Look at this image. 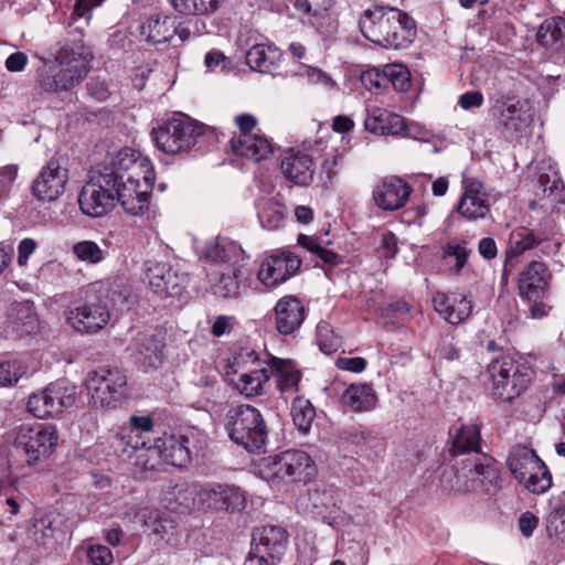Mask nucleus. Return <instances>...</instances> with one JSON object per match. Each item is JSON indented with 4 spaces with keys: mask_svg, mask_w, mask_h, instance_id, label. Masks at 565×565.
Listing matches in <instances>:
<instances>
[{
    "mask_svg": "<svg viewBox=\"0 0 565 565\" xmlns=\"http://www.w3.org/2000/svg\"><path fill=\"white\" fill-rule=\"evenodd\" d=\"M26 373V366L18 360L0 363V385L11 386Z\"/></svg>",
    "mask_w": 565,
    "mask_h": 565,
    "instance_id": "53",
    "label": "nucleus"
},
{
    "mask_svg": "<svg viewBox=\"0 0 565 565\" xmlns=\"http://www.w3.org/2000/svg\"><path fill=\"white\" fill-rule=\"evenodd\" d=\"M269 365L268 361H262L258 353L250 348L238 349L230 363V367L234 369L233 374L244 372L246 370H254L255 367Z\"/></svg>",
    "mask_w": 565,
    "mask_h": 565,
    "instance_id": "49",
    "label": "nucleus"
},
{
    "mask_svg": "<svg viewBox=\"0 0 565 565\" xmlns=\"http://www.w3.org/2000/svg\"><path fill=\"white\" fill-rule=\"evenodd\" d=\"M269 374L274 377L276 387L284 399L287 401L298 393L301 372L290 360L271 356Z\"/></svg>",
    "mask_w": 565,
    "mask_h": 565,
    "instance_id": "30",
    "label": "nucleus"
},
{
    "mask_svg": "<svg viewBox=\"0 0 565 565\" xmlns=\"http://www.w3.org/2000/svg\"><path fill=\"white\" fill-rule=\"evenodd\" d=\"M537 42L545 47H555L565 40V19L554 17L545 20L536 33Z\"/></svg>",
    "mask_w": 565,
    "mask_h": 565,
    "instance_id": "46",
    "label": "nucleus"
},
{
    "mask_svg": "<svg viewBox=\"0 0 565 565\" xmlns=\"http://www.w3.org/2000/svg\"><path fill=\"white\" fill-rule=\"evenodd\" d=\"M270 374L267 366L255 367L234 374L231 380L236 390L246 397H253L263 393V386L269 381Z\"/></svg>",
    "mask_w": 565,
    "mask_h": 565,
    "instance_id": "38",
    "label": "nucleus"
},
{
    "mask_svg": "<svg viewBox=\"0 0 565 565\" xmlns=\"http://www.w3.org/2000/svg\"><path fill=\"white\" fill-rule=\"evenodd\" d=\"M480 427L476 424L462 425L456 433L452 441V454L455 456L480 450Z\"/></svg>",
    "mask_w": 565,
    "mask_h": 565,
    "instance_id": "44",
    "label": "nucleus"
},
{
    "mask_svg": "<svg viewBox=\"0 0 565 565\" xmlns=\"http://www.w3.org/2000/svg\"><path fill=\"white\" fill-rule=\"evenodd\" d=\"M507 465L513 477L520 482L535 469H542V460L534 450L525 446H514L507 459Z\"/></svg>",
    "mask_w": 565,
    "mask_h": 565,
    "instance_id": "35",
    "label": "nucleus"
},
{
    "mask_svg": "<svg viewBox=\"0 0 565 565\" xmlns=\"http://www.w3.org/2000/svg\"><path fill=\"white\" fill-rule=\"evenodd\" d=\"M255 551L273 561H280L288 546V533L282 526L265 525L253 534Z\"/></svg>",
    "mask_w": 565,
    "mask_h": 565,
    "instance_id": "29",
    "label": "nucleus"
},
{
    "mask_svg": "<svg viewBox=\"0 0 565 565\" xmlns=\"http://www.w3.org/2000/svg\"><path fill=\"white\" fill-rule=\"evenodd\" d=\"M39 330L40 321L31 303L15 302L10 307L2 330L7 339H20Z\"/></svg>",
    "mask_w": 565,
    "mask_h": 565,
    "instance_id": "20",
    "label": "nucleus"
},
{
    "mask_svg": "<svg viewBox=\"0 0 565 565\" xmlns=\"http://www.w3.org/2000/svg\"><path fill=\"white\" fill-rule=\"evenodd\" d=\"M397 14L386 49L398 50L407 47L416 36L414 19L399 9H397Z\"/></svg>",
    "mask_w": 565,
    "mask_h": 565,
    "instance_id": "41",
    "label": "nucleus"
},
{
    "mask_svg": "<svg viewBox=\"0 0 565 565\" xmlns=\"http://www.w3.org/2000/svg\"><path fill=\"white\" fill-rule=\"evenodd\" d=\"M558 246L559 244H552L548 239L535 235L531 230L526 227L515 228L510 235L503 277L507 275V267L514 266L512 263L513 258L522 255L526 250L539 247L543 255L550 256L558 248Z\"/></svg>",
    "mask_w": 565,
    "mask_h": 565,
    "instance_id": "22",
    "label": "nucleus"
},
{
    "mask_svg": "<svg viewBox=\"0 0 565 565\" xmlns=\"http://www.w3.org/2000/svg\"><path fill=\"white\" fill-rule=\"evenodd\" d=\"M539 525V518L531 512H524L519 519V529L523 536L530 537Z\"/></svg>",
    "mask_w": 565,
    "mask_h": 565,
    "instance_id": "63",
    "label": "nucleus"
},
{
    "mask_svg": "<svg viewBox=\"0 0 565 565\" xmlns=\"http://www.w3.org/2000/svg\"><path fill=\"white\" fill-rule=\"evenodd\" d=\"M290 414L297 429L302 434L308 433L316 417V411L311 402L303 397L295 396Z\"/></svg>",
    "mask_w": 565,
    "mask_h": 565,
    "instance_id": "47",
    "label": "nucleus"
},
{
    "mask_svg": "<svg viewBox=\"0 0 565 565\" xmlns=\"http://www.w3.org/2000/svg\"><path fill=\"white\" fill-rule=\"evenodd\" d=\"M38 247V243L30 237L23 238L18 245V265L24 266L28 264L30 255Z\"/></svg>",
    "mask_w": 565,
    "mask_h": 565,
    "instance_id": "61",
    "label": "nucleus"
},
{
    "mask_svg": "<svg viewBox=\"0 0 565 565\" xmlns=\"http://www.w3.org/2000/svg\"><path fill=\"white\" fill-rule=\"evenodd\" d=\"M140 33L151 44L168 42L175 35V21L168 15H151L141 24Z\"/></svg>",
    "mask_w": 565,
    "mask_h": 565,
    "instance_id": "37",
    "label": "nucleus"
},
{
    "mask_svg": "<svg viewBox=\"0 0 565 565\" xmlns=\"http://www.w3.org/2000/svg\"><path fill=\"white\" fill-rule=\"evenodd\" d=\"M365 128L376 135H402L406 130V121L398 114L384 108H374L364 120Z\"/></svg>",
    "mask_w": 565,
    "mask_h": 565,
    "instance_id": "32",
    "label": "nucleus"
},
{
    "mask_svg": "<svg viewBox=\"0 0 565 565\" xmlns=\"http://www.w3.org/2000/svg\"><path fill=\"white\" fill-rule=\"evenodd\" d=\"M436 354L439 359L455 361L460 356V350L457 348L454 338H444L436 348Z\"/></svg>",
    "mask_w": 565,
    "mask_h": 565,
    "instance_id": "58",
    "label": "nucleus"
},
{
    "mask_svg": "<svg viewBox=\"0 0 565 565\" xmlns=\"http://www.w3.org/2000/svg\"><path fill=\"white\" fill-rule=\"evenodd\" d=\"M115 291L65 311L67 323L79 333H97L110 321Z\"/></svg>",
    "mask_w": 565,
    "mask_h": 565,
    "instance_id": "10",
    "label": "nucleus"
},
{
    "mask_svg": "<svg viewBox=\"0 0 565 565\" xmlns=\"http://www.w3.org/2000/svg\"><path fill=\"white\" fill-rule=\"evenodd\" d=\"M166 465L184 468L191 463L198 448L193 437L185 434H168L160 436Z\"/></svg>",
    "mask_w": 565,
    "mask_h": 565,
    "instance_id": "23",
    "label": "nucleus"
},
{
    "mask_svg": "<svg viewBox=\"0 0 565 565\" xmlns=\"http://www.w3.org/2000/svg\"><path fill=\"white\" fill-rule=\"evenodd\" d=\"M86 88L89 96L99 102L106 100L110 95L108 84L105 79H102L100 77H92L87 82Z\"/></svg>",
    "mask_w": 565,
    "mask_h": 565,
    "instance_id": "59",
    "label": "nucleus"
},
{
    "mask_svg": "<svg viewBox=\"0 0 565 565\" xmlns=\"http://www.w3.org/2000/svg\"><path fill=\"white\" fill-rule=\"evenodd\" d=\"M337 366L343 371L361 373L366 367V361L363 358H339L335 362Z\"/></svg>",
    "mask_w": 565,
    "mask_h": 565,
    "instance_id": "60",
    "label": "nucleus"
},
{
    "mask_svg": "<svg viewBox=\"0 0 565 565\" xmlns=\"http://www.w3.org/2000/svg\"><path fill=\"white\" fill-rule=\"evenodd\" d=\"M86 388L96 408H116L127 393V375L118 367L102 366L88 373Z\"/></svg>",
    "mask_w": 565,
    "mask_h": 565,
    "instance_id": "8",
    "label": "nucleus"
},
{
    "mask_svg": "<svg viewBox=\"0 0 565 565\" xmlns=\"http://www.w3.org/2000/svg\"><path fill=\"white\" fill-rule=\"evenodd\" d=\"M397 15V8L376 6L364 11L359 26L366 40L386 49Z\"/></svg>",
    "mask_w": 565,
    "mask_h": 565,
    "instance_id": "16",
    "label": "nucleus"
},
{
    "mask_svg": "<svg viewBox=\"0 0 565 565\" xmlns=\"http://www.w3.org/2000/svg\"><path fill=\"white\" fill-rule=\"evenodd\" d=\"M491 394L495 401L512 403L523 394L533 379V371L510 356L492 361L488 366Z\"/></svg>",
    "mask_w": 565,
    "mask_h": 565,
    "instance_id": "5",
    "label": "nucleus"
},
{
    "mask_svg": "<svg viewBox=\"0 0 565 565\" xmlns=\"http://www.w3.org/2000/svg\"><path fill=\"white\" fill-rule=\"evenodd\" d=\"M298 245L319 257L324 264L333 266L341 263V256L321 246L313 236L300 234L297 238Z\"/></svg>",
    "mask_w": 565,
    "mask_h": 565,
    "instance_id": "50",
    "label": "nucleus"
},
{
    "mask_svg": "<svg viewBox=\"0 0 565 565\" xmlns=\"http://www.w3.org/2000/svg\"><path fill=\"white\" fill-rule=\"evenodd\" d=\"M232 151L241 157L260 161L273 152L270 141L262 135H238L231 139Z\"/></svg>",
    "mask_w": 565,
    "mask_h": 565,
    "instance_id": "31",
    "label": "nucleus"
},
{
    "mask_svg": "<svg viewBox=\"0 0 565 565\" xmlns=\"http://www.w3.org/2000/svg\"><path fill=\"white\" fill-rule=\"evenodd\" d=\"M202 134L203 126L188 116L168 119L151 131L157 148L168 154L188 151Z\"/></svg>",
    "mask_w": 565,
    "mask_h": 565,
    "instance_id": "9",
    "label": "nucleus"
},
{
    "mask_svg": "<svg viewBox=\"0 0 565 565\" xmlns=\"http://www.w3.org/2000/svg\"><path fill=\"white\" fill-rule=\"evenodd\" d=\"M127 449V456L134 458L135 465L142 470L160 471L166 466L160 437L146 443L145 446L136 445Z\"/></svg>",
    "mask_w": 565,
    "mask_h": 565,
    "instance_id": "33",
    "label": "nucleus"
},
{
    "mask_svg": "<svg viewBox=\"0 0 565 565\" xmlns=\"http://www.w3.org/2000/svg\"><path fill=\"white\" fill-rule=\"evenodd\" d=\"M76 388L63 381L49 384L42 392L32 394L28 401V411L38 418L55 416L73 405Z\"/></svg>",
    "mask_w": 565,
    "mask_h": 565,
    "instance_id": "13",
    "label": "nucleus"
},
{
    "mask_svg": "<svg viewBox=\"0 0 565 565\" xmlns=\"http://www.w3.org/2000/svg\"><path fill=\"white\" fill-rule=\"evenodd\" d=\"M160 437L159 431L154 427V422L150 416L130 417V427L122 429L116 434L117 448L122 452H127V447H136V445L145 446L152 439Z\"/></svg>",
    "mask_w": 565,
    "mask_h": 565,
    "instance_id": "27",
    "label": "nucleus"
},
{
    "mask_svg": "<svg viewBox=\"0 0 565 565\" xmlns=\"http://www.w3.org/2000/svg\"><path fill=\"white\" fill-rule=\"evenodd\" d=\"M281 57L280 50L267 43H256L246 52L247 65L260 73H270Z\"/></svg>",
    "mask_w": 565,
    "mask_h": 565,
    "instance_id": "36",
    "label": "nucleus"
},
{
    "mask_svg": "<svg viewBox=\"0 0 565 565\" xmlns=\"http://www.w3.org/2000/svg\"><path fill=\"white\" fill-rule=\"evenodd\" d=\"M245 278L244 265L232 266L220 273L212 285L213 294L220 298H235L241 292L242 280Z\"/></svg>",
    "mask_w": 565,
    "mask_h": 565,
    "instance_id": "40",
    "label": "nucleus"
},
{
    "mask_svg": "<svg viewBox=\"0 0 565 565\" xmlns=\"http://www.w3.org/2000/svg\"><path fill=\"white\" fill-rule=\"evenodd\" d=\"M258 473L273 484L307 482L315 477L316 465L306 451L289 449L263 458L258 463Z\"/></svg>",
    "mask_w": 565,
    "mask_h": 565,
    "instance_id": "4",
    "label": "nucleus"
},
{
    "mask_svg": "<svg viewBox=\"0 0 565 565\" xmlns=\"http://www.w3.org/2000/svg\"><path fill=\"white\" fill-rule=\"evenodd\" d=\"M375 392L366 383L351 384L341 395L343 406L352 412H367L375 406Z\"/></svg>",
    "mask_w": 565,
    "mask_h": 565,
    "instance_id": "39",
    "label": "nucleus"
},
{
    "mask_svg": "<svg viewBox=\"0 0 565 565\" xmlns=\"http://www.w3.org/2000/svg\"><path fill=\"white\" fill-rule=\"evenodd\" d=\"M19 172L18 164H7L0 168V201L8 196Z\"/></svg>",
    "mask_w": 565,
    "mask_h": 565,
    "instance_id": "57",
    "label": "nucleus"
},
{
    "mask_svg": "<svg viewBox=\"0 0 565 565\" xmlns=\"http://www.w3.org/2000/svg\"><path fill=\"white\" fill-rule=\"evenodd\" d=\"M470 250L465 243L449 242L443 247L441 258L449 270L458 275L466 266Z\"/></svg>",
    "mask_w": 565,
    "mask_h": 565,
    "instance_id": "48",
    "label": "nucleus"
},
{
    "mask_svg": "<svg viewBox=\"0 0 565 565\" xmlns=\"http://www.w3.org/2000/svg\"><path fill=\"white\" fill-rule=\"evenodd\" d=\"M275 326L279 334H294L306 318V309L295 296L280 298L274 307Z\"/></svg>",
    "mask_w": 565,
    "mask_h": 565,
    "instance_id": "26",
    "label": "nucleus"
},
{
    "mask_svg": "<svg viewBox=\"0 0 565 565\" xmlns=\"http://www.w3.org/2000/svg\"><path fill=\"white\" fill-rule=\"evenodd\" d=\"M200 505L215 512L234 513L245 509V492L234 484L205 483L196 492Z\"/></svg>",
    "mask_w": 565,
    "mask_h": 565,
    "instance_id": "14",
    "label": "nucleus"
},
{
    "mask_svg": "<svg viewBox=\"0 0 565 565\" xmlns=\"http://www.w3.org/2000/svg\"><path fill=\"white\" fill-rule=\"evenodd\" d=\"M386 74L390 78V86L396 92H405L411 86L409 73L403 66L388 65L386 66Z\"/></svg>",
    "mask_w": 565,
    "mask_h": 565,
    "instance_id": "55",
    "label": "nucleus"
},
{
    "mask_svg": "<svg viewBox=\"0 0 565 565\" xmlns=\"http://www.w3.org/2000/svg\"><path fill=\"white\" fill-rule=\"evenodd\" d=\"M525 488L533 493H543L550 489L552 484V477L547 467L542 461V469H535L525 476L524 481H520Z\"/></svg>",
    "mask_w": 565,
    "mask_h": 565,
    "instance_id": "51",
    "label": "nucleus"
},
{
    "mask_svg": "<svg viewBox=\"0 0 565 565\" xmlns=\"http://www.w3.org/2000/svg\"><path fill=\"white\" fill-rule=\"evenodd\" d=\"M435 310L451 324H458L468 319L472 311V302L459 292L438 291L433 297Z\"/></svg>",
    "mask_w": 565,
    "mask_h": 565,
    "instance_id": "28",
    "label": "nucleus"
},
{
    "mask_svg": "<svg viewBox=\"0 0 565 565\" xmlns=\"http://www.w3.org/2000/svg\"><path fill=\"white\" fill-rule=\"evenodd\" d=\"M114 179L97 169H93L88 181L84 184L78 196L82 212L92 217H102L109 213L119 202L127 213L142 214L149 204L147 190H136L134 186H119Z\"/></svg>",
    "mask_w": 565,
    "mask_h": 565,
    "instance_id": "1",
    "label": "nucleus"
},
{
    "mask_svg": "<svg viewBox=\"0 0 565 565\" xmlns=\"http://www.w3.org/2000/svg\"><path fill=\"white\" fill-rule=\"evenodd\" d=\"M103 174L108 173L119 186H134L140 190V181L145 182L146 189H151L154 182V171L147 158L131 148H122L109 162L97 167Z\"/></svg>",
    "mask_w": 565,
    "mask_h": 565,
    "instance_id": "7",
    "label": "nucleus"
},
{
    "mask_svg": "<svg viewBox=\"0 0 565 565\" xmlns=\"http://www.w3.org/2000/svg\"><path fill=\"white\" fill-rule=\"evenodd\" d=\"M86 556L92 565H111L114 556L109 547L100 544L90 545Z\"/></svg>",
    "mask_w": 565,
    "mask_h": 565,
    "instance_id": "56",
    "label": "nucleus"
},
{
    "mask_svg": "<svg viewBox=\"0 0 565 565\" xmlns=\"http://www.w3.org/2000/svg\"><path fill=\"white\" fill-rule=\"evenodd\" d=\"M551 273L543 262H531L519 275V294L527 301L545 298Z\"/></svg>",
    "mask_w": 565,
    "mask_h": 565,
    "instance_id": "21",
    "label": "nucleus"
},
{
    "mask_svg": "<svg viewBox=\"0 0 565 565\" xmlns=\"http://www.w3.org/2000/svg\"><path fill=\"white\" fill-rule=\"evenodd\" d=\"M125 518L134 524L139 525L145 532L162 536L164 525L156 510L147 507H132L125 513Z\"/></svg>",
    "mask_w": 565,
    "mask_h": 565,
    "instance_id": "43",
    "label": "nucleus"
},
{
    "mask_svg": "<svg viewBox=\"0 0 565 565\" xmlns=\"http://www.w3.org/2000/svg\"><path fill=\"white\" fill-rule=\"evenodd\" d=\"M57 445L58 435L52 425L23 424L15 433L14 446L29 467H42Z\"/></svg>",
    "mask_w": 565,
    "mask_h": 565,
    "instance_id": "6",
    "label": "nucleus"
},
{
    "mask_svg": "<svg viewBox=\"0 0 565 565\" xmlns=\"http://www.w3.org/2000/svg\"><path fill=\"white\" fill-rule=\"evenodd\" d=\"M362 85L370 92L380 94L390 87V78L386 68L381 72L379 68H371L362 73Z\"/></svg>",
    "mask_w": 565,
    "mask_h": 565,
    "instance_id": "52",
    "label": "nucleus"
},
{
    "mask_svg": "<svg viewBox=\"0 0 565 565\" xmlns=\"http://www.w3.org/2000/svg\"><path fill=\"white\" fill-rule=\"evenodd\" d=\"M149 289L160 298H182L189 286V275L169 263H150L146 270Z\"/></svg>",
    "mask_w": 565,
    "mask_h": 565,
    "instance_id": "12",
    "label": "nucleus"
},
{
    "mask_svg": "<svg viewBox=\"0 0 565 565\" xmlns=\"http://www.w3.org/2000/svg\"><path fill=\"white\" fill-rule=\"evenodd\" d=\"M288 210L284 203L268 200L258 211V218L264 228L275 231L284 226Z\"/></svg>",
    "mask_w": 565,
    "mask_h": 565,
    "instance_id": "45",
    "label": "nucleus"
},
{
    "mask_svg": "<svg viewBox=\"0 0 565 565\" xmlns=\"http://www.w3.org/2000/svg\"><path fill=\"white\" fill-rule=\"evenodd\" d=\"M166 347L164 333L157 329L138 332L131 340L128 351L135 363L143 370L161 366Z\"/></svg>",
    "mask_w": 565,
    "mask_h": 565,
    "instance_id": "15",
    "label": "nucleus"
},
{
    "mask_svg": "<svg viewBox=\"0 0 565 565\" xmlns=\"http://www.w3.org/2000/svg\"><path fill=\"white\" fill-rule=\"evenodd\" d=\"M463 193L456 211L467 221L484 218L491 207L490 196L484 185L477 179L463 178Z\"/></svg>",
    "mask_w": 565,
    "mask_h": 565,
    "instance_id": "19",
    "label": "nucleus"
},
{
    "mask_svg": "<svg viewBox=\"0 0 565 565\" xmlns=\"http://www.w3.org/2000/svg\"><path fill=\"white\" fill-rule=\"evenodd\" d=\"M375 204L385 211L402 209L411 194L409 185L397 177H387L373 189Z\"/></svg>",
    "mask_w": 565,
    "mask_h": 565,
    "instance_id": "24",
    "label": "nucleus"
},
{
    "mask_svg": "<svg viewBox=\"0 0 565 565\" xmlns=\"http://www.w3.org/2000/svg\"><path fill=\"white\" fill-rule=\"evenodd\" d=\"M381 248L383 256L386 258H393L398 252L397 237L392 232H385L382 235Z\"/></svg>",
    "mask_w": 565,
    "mask_h": 565,
    "instance_id": "64",
    "label": "nucleus"
},
{
    "mask_svg": "<svg viewBox=\"0 0 565 565\" xmlns=\"http://www.w3.org/2000/svg\"><path fill=\"white\" fill-rule=\"evenodd\" d=\"M57 518L58 515L49 514L36 520L33 524L32 539L45 550L54 548L58 539L63 535L62 530L56 525Z\"/></svg>",
    "mask_w": 565,
    "mask_h": 565,
    "instance_id": "42",
    "label": "nucleus"
},
{
    "mask_svg": "<svg viewBox=\"0 0 565 565\" xmlns=\"http://www.w3.org/2000/svg\"><path fill=\"white\" fill-rule=\"evenodd\" d=\"M280 169L284 177L296 185L308 186L313 181L315 163L311 154L289 149L281 158Z\"/></svg>",
    "mask_w": 565,
    "mask_h": 565,
    "instance_id": "25",
    "label": "nucleus"
},
{
    "mask_svg": "<svg viewBox=\"0 0 565 565\" xmlns=\"http://www.w3.org/2000/svg\"><path fill=\"white\" fill-rule=\"evenodd\" d=\"M301 266V259L290 250H275L260 265L258 279L266 287H276L296 275Z\"/></svg>",
    "mask_w": 565,
    "mask_h": 565,
    "instance_id": "17",
    "label": "nucleus"
},
{
    "mask_svg": "<svg viewBox=\"0 0 565 565\" xmlns=\"http://www.w3.org/2000/svg\"><path fill=\"white\" fill-rule=\"evenodd\" d=\"M223 424L230 439L249 452L259 450L267 441L268 429L264 416L252 405L228 406Z\"/></svg>",
    "mask_w": 565,
    "mask_h": 565,
    "instance_id": "3",
    "label": "nucleus"
},
{
    "mask_svg": "<svg viewBox=\"0 0 565 565\" xmlns=\"http://www.w3.org/2000/svg\"><path fill=\"white\" fill-rule=\"evenodd\" d=\"M204 255L214 263H231L232 266L241 265L246 258L243 248L227 237H216L206 243Z\"/></svg>",
    "mask_w": 565,
    "mask_h": 565,
    "instance_id": "34",
    "label": "nucleus"
},
{
    "mask_svg": "<svg viewBox=\"0 0 565 565\" xmlns=\"http://www.w3.org/2000/svg\"><path fill=\"white\" fill-rule=\"evenodd\" d=\"M67 170L56 159H51L32 183V194L40 202L56 201L65 191Z\"/></svg>",
    "mask_w": 565,
    "mask_h": 565,
    "instance_id": "18",
    "label": "nucleus"
},
{
    "mask_svg": "<svg viewBox=\"0 0 565 565\" xmlns=\"http://www.w3.org/2000/svg\"><path fill=\"white\" fill-rule=\"evenodd\" d=\"M235 323V318L231 316H218L213 326H212V334L214 337H222L224 334H228Z\"/></svg>",
    "mask_w": 565,
    "mask_h": 565,
    "instance_id": "62",
    "label": "nucleus"
},
{
    "mask_svg": "<svg viewBox=\"0 0 565 565\" xmlns=\"http://www.w3.org/2000/svg\"><path fill=\"white\" fill-rule=\"evenodd\" d=\"M52 54L39 72V87L46 93L72 92L89 72L90 52L82 41H73L57 44Z\"/></svg>",
    "mask_w": 565,
    "mask_h": 565,
    "instance_id": "2",
    "label": "nucleus"
},
{
    "mask_svg": "<svg viewBox=\"0 0 565 565\" xmlns=\"http://www.w3.org/2000/svg\"><path fill=\"white\" fill-rule=\"evenodd\" d=\"M452 489L463 492L494 493L500 478L499 469L490 458L465 461L456 472Z\"/></svg>",
    "mask_w": 565,
    "mask_h": 565,
    "instance_id": "11",
    "label": "nucleus"
},
{
    "mask_svg": "<svg viewBox=\"0 0 565 565\" xmlns=\"http://www.w3.org/2000/svg\"><path fill=\"white\" fill-rule=\"evenodd\" d=\"M73 252L83 262L97 264L103 260L104 254L99 246L92 241H83L73 246Z\"/></svg>",
    "mask_w": 565,
    "mask_h": 565,
    "instance_id": "54",
    "label": "nucleus"
}]
</instances>
